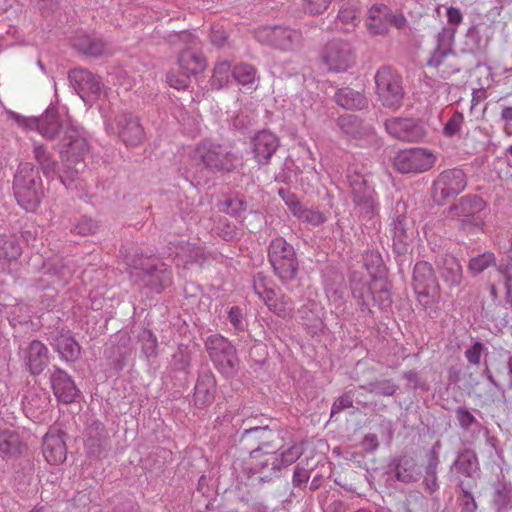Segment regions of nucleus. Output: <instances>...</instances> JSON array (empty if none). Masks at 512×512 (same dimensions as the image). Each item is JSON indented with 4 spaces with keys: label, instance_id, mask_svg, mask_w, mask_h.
Wrapping results in <instances>:
<instances>
[{
    "label": "nucleus",
    "instance_id": "nucleus-1",
    "mask_svg": "<svg viewBox=\"0 0 512 512\" xmlns=\"http://www.w3.org/2000/svg\"><path fill=\"white\" fill-rule=\"evenodd\" d=\"M131 280L159 292L171 283V271L155 256L135 253L125 256Z\"/></svg>",
    "mask_w": 512,
    "mask_h": 512
},
{
    "label": "nucleus",
    "instance_id": "nucleus-2",
    "mask_svg": "<svg viewBox=\"0 0 512 512\" xmlns=\"http://www.w3.org/2000/svg\"><path fill=\"white\" fill-rule=\"evenodd\" d=\"M14 194L18 204L26 211H35L43 196L42 182L30 163L19 165L14 177Z\"/></svg>",
    "mask_w": 512,
    "mask_h": 512
},
{
    "label": "nucleus",
    "instance_id": "nucleus-3",
    "mask_svg": "<svg viewBox=\"0 0 512 512\" xmlns=\"http://www.w3.org/2000/svg\"><path fill=\"white\" fill-rule=\"evenodd\" d=\"M195 173L206 169L212 172L230 170L233 167V155L220 145L204 141L197 145L189 155Z\"/></svg>",
    "mask_w": 512,
    "mask_h": 512
},
{
    "label": "nucleus",
    "instance_id": "nucleus-4",
    "mask_svg": "<svg viewBox=\"0 0 512 512\" xmlns=\"http://www.w3.org/2000/svg\"><path fill=\"white\" fill-rule=\"evenodd\" d=\"M268 258L274 273L282 282L291 281L296 277L298 270L296 252L283 237H277L271 241Z\"/></svg>",
    "mask_w": 512,
    "mask_h": 512
},
{
    "label": "nucleus",
    "instance_id": "nucleus-5",
    "mask_svg": "<svg viewBox=\"0 0 512 512\" xmlns=\"http://www.w3.org/2000/svg\"><path fill=\"white\" fill-rule=\"evenodd\" d=\"M374 79L381 104L391 109L399 108L404 97L401 76L391 67L383 66L377 70Z\"/></svg>",
    "mask_w": 512,
    "mask_h": 512
},
{
    "label": "nucleus",
    "instance_id": "nucleus-6",
    "mask_svg": "<svg viewBox=\"0 0 512 512\" xmlns=\"http://www.w3.org/2000/svg\"><path fill=\"white\" fill-rule=\"evenodd\" d=\"M486 207L485 201L479 196H465L449 208L448 216L460 223L466 233L483 230L484 220L478 214Z\"/></svg>",
    "mask_w": 512,
    "mask_h": 512
},
{
    "label": "nucleus",
    "instance_id": "nucleus-7",
    "mask_svg": "<svg viewBox=\"0 0 512 512\" xmlns=\"http://www.w3.org/2000/svg\"><path fill=\"white\" fill-rule=\"evenodd\" d=\"M206 348L210 359L217 370L226 377L237 373L239 360L235 347L223 336L215 334L206 340Z\"/></svg>",
    "mask_w": 512,
    "mask_h": 512
},
{
    "label": "nucleus",
    "instance_id": "nucleus-8",
    "mask_svg": "<svg viewBox=\"0 0 512 512\" xmlns=\"http://www.w3.org/2000/svg\"><path fill=\"white\" fill-rule=\"evenodd\" d=\"M436 162L432 150L413 147L400 150L393 159L394 168L402 174H417L430 170Z\"/></svg>",
    "mask_w": 512,
    "mask_h": 512
},
{
    "label": "nucleus",
    "instance_id": "nucleus-9",
    "mask_svg": "<svg viewBox=\"0 0 512 512\" xmlns=\"http://www.w3.org/2000/svg\"><path fill=\"white\" fill-rule=\"evenodd\" d=\"M349 184L358 213L363 219H373L379 210L374 188L368 184L365 176L360 174L350 175Z\"/></svg>",
    "mask_w": 512,
    "mask_h": 512
},
{
    "label": "nucleus",
    "instance_id": "nucleus-10",
    "mask_svg": "<svg viewBox=\"0 0 512 512\" xmlns=\"http://www.w3.org/2000/svg\"><path fill=\"white\" fill-rule=\"evenodd\" d=\"M256 37L260 43L280 51H293L302 41V35L298 30L283 26L260 28Z\"/></svg>",
    "mask_w": 512,
    "mask_h": 512
},
{
    "label": "nucleus",
    "instance_id": "nucleus-11",
    "mask_svg": "<svg viewBox=\"0 0 512 512\" xmlns=\"http://www.w3.org/2000/svg\"><path fill=\"white\" fill-rule=\"evenodd\" d=\"M466 186V175L461 169L444 170L433 183V199L441 205L447 199L464 191Z\"/></svg>",
    "mask_w": 512,
    "mask_h": 512
},
{
    "label": "nucleus",
    "instance_id": "nucleus-12",
    "mask_svg": "<svg viewBox=\"0 0 512 512\" xmlns=\"http://www.w3.org/2000/svg\"><path fill=\"white\" fill-rule=\"evenodd\" d=\"M321 57L327 69L333 72L346 71L355 60L350 44L339 39L328 42L322 50Z\"/></svg>",
    "mask_w": 512,
    "mask_h": 512
},
{
    "label": "nucleus",
    "instance_id": "nucleus-13",
    "mask_svg": "<svg viewBox=\"0 0 512 512\" xmlns=\"http://www.w3.org/2000/svg\"><path fill=\"white\" fill-rule=\"evenodd\" d=\"M69 79L77 94L86 103H92L105 93L100 78L83 68L70 71Z\"/></svg>",
    "mask_w": 512,
    "mask_h": 512
},
{
    "label": "nucleus",
    "instance_id": "nucleus-14",
    "mask_svg": "<svg viewBox=\"0 0 512 512\" xmlns=\"http://www.w3.org/2000/svg\"><path fill=\"white\" fill-rule=\"evenodd\" d=\"M111 128L126 145L137 146L144 140V130L138 118L130 113L116 116Z\"/></svg>",
    "mask_w": 512,
    "mask_h": 512
},
{
    "label": "nucleus",
    "instance_id": "nucleus-15",
    "mask_svg": "<svg viewBox=\"0 0 512 512\" xmlns=\"http://www.w3.org/2000/svg\"><path fill=\"white\" fill-rule=\"evenodd\" d=\"M414 290L419 296L435 300L439 296V285L433 274L432 266L424 261L416 263L413 272Z\"/></svg>",
    "mask_w": 512,
    "mask_h": 512
},
{
    "label": "nucleus",
    "instance_id": "nucleus-16",
    "mask_svg": "<svg viewBox=\"0 0 512 512\" xmlns=\"http://www.w3.org/2000/svg\"><path fill=\"white\" fill-rule=\"evenodd\" d=\"M385 128L391 136L402 141H419L425 136L423 127L410 119H389L385 122Z\"/></svg>",
    "mask_w": 512,
    "mask_h": 512
},
{
    "label": "nucleus",
    "instance_id": "nucleus-17",
    "mask_svg": "<svg viewBox=\"0 0 512 512\" xmlns=\"http://www.w3.org/2000/svg\"><path fill=\"white\" fill-rule=\"evenodd\" d=\"M280 140L276 134L263 130L255 134L252 139V152L256 162L267 165L271 157L277 151Z\"/></svg>",
    "mask_w": 512,
    "mask_h": 512
},
{
    "label": "nucleus",
    "instance_id": "nucleus-18",
    "mask_svg": "<svg viewBox=\"0 0 512 512\" xmlns=\"http://www.w3.org/2000/svg\"><path fill=\"white\" fill-rule=\"evenodd\" d=\"M62 142L65 149L61 150V154L67 158L68 162L79 165L89 151L87 140L73 126L67 129Z\"/></svg>",
    "mask_w": 512,
    "mask_h": 512
},
{
    "label": "nucleus",
    "instance_id": "nucleus-19",
    "mask_svg": "<svg viewBox=\"0 0 512 512\" xmlns=\"http://www.w3.org/2000/svg\"><path fill=\"white\" fill-rule=\"evenodd\" d=\"M21 357L30 373L38 375L48 364L49 350L42 342L33 340L21 349Z\"/></svg>",
    "mask_w": 512,
    "mask_h": 512
},
{
    "label": "nucleus",
    "instance_id": "nucleus-20",
    "mask_svg": "<svg viewBox=\"0 0 512 512\" xmlns=\"http://www.w3.org/2000/svg\"><path fill=\"white\" fill-rule=\"evenodd\" d=\"M52 346L62 360L76 361L81 354V347L68 330H57L51 334Z\"/></svg>",
    "mask_w": 512,
    "mask_h": 512
},
{
    "label": "nucleus",
    "instance_id": "nucleus-21",
    "mask_svg": "<svg viewBox=\"0 0 512 512\" xmlns=\"http://www.w3.org/2000/svg\"><path fill=\"white\" fill-rule=\"evenodd\" d=\"M51 385L55 396L63 403H71L78 395L76 388L71 377L63 370L55 368L51 374Z\"/></svg>",
    "mask_w": 512,
    "mask_h": 512
},
{
    "label": "nucleus",
    "instance_id": "nucleus-22",
    "mask_svg": "<svg viewBox=\"0 0 512 512\" xmlns=\"http://www.w3.org/2000/svg\"><path fill=\"white\" fill-rule=\"evenodd\" d=\"M479 470V463L476 454L472 450H464L458 454L454 461L451 471L454 473L459 481L461 489L467 493L463 487L462 477L472 478Z\"/></svg>",
    "mask_w": 512,
    "mask_h": 512
},
{
    "label": "nucleus",
    "instance_id": "nucleus-23",
    "mask_svg": "<svg viewBox=\"0 0 512 512\" xmlns=\"http://www.w3.org/2000/svg\"><path fill=\"white\" fill-rule=\"evenodd\" d=\"M178 64L183 73L192 76L202 73L206 68V60L194 45V40L191 45L182 50L178 56Z\"/></svg>",
    "mask_w": 512,
    "mask_h": 512
},
{
    "label": "nucleus",
    "instance_id": "nucleus-24",
    "mask_svg": "<svg viewBox=\"0 0 512 512\" xmlns=\"http://www.w3.org/2000/svg\"><path fill=\"white\" fill-rule=\"evenodd\" d=\"M455 29L442 28L436 36V46L428 61L430 66L438 67L443 60L453 53Z\"/></svg>",
    "mask_w": 512,
    "mask_h": 512
},
{
    "label": "nucleus",
    "instance_id": "nucleus-25",
    "mask_svg": "<svg viewBox=\"0 0 512 512\" xmlns=\"http://www.w3.org/2000/svg\"><path fill=\"white\" fill-rule=\"evenodd\" d=\"M271 466V470L281 468L278 455L276 453H263L260 448L250 452L249 459L245 463V470L248 475L259 473Z\"/></svg>",
    "mask_w": 512,
    "mask_h": 512
},
{
    "label": "nucleus",
    "instance_id": "nucleus-26",
    "mask_svg": "<svg viewBox=\"0 0 512 512\" xmlns=\"http://www.w3.org/2000/svg\"><path fill=\"white\" fill-rule=\"evenodd\" d=\"M70 127H73V125L69 120L60 121L54 110H47L44 115L37 118L34 129H37L45 138L52 139L58 135L60 128L65 129L66 132Z\"/></svg>",
    "mask_w": 512,
    "mask_h": 512
},
{
    "label": "nucleus",
    "instance_id": "nucleus-27",
    "mask_svg": "<svg viewBox=\"0 0 512 512\" xmlns=\"http://www.w3.org/2000/svg\"><path fill=\"white\" fill-rule=\"evenodd\" d=\"M43 455L47 462L58 464L66 459V445L60 435L47 433L43 440Z\"/></svg>",
    "mask_w": 512,
    "mask_h": 512
},
{
    "label": "nucleus",
    "instance_id": "nucleus-28",
    "mask_svg": "<svg viewBox=\"0 0 512 512\" xmlns=\"http://www.w3.org/2000/svg\"><path fill=\"white\" fill-rule=\"evenodd\" d=\"M194 401L199 407H204L214 400L216 381L211 373L199 376L194 388Z\"/></svg>",
    "mask_w": 512,
    "mask_h": 512
},
{
    "label": "nucleus",
    "instance_id": "nucleus-29",
    "mask_svg": "<svg viewBox=\"0 0 512 512\" xmlns=\"http://www.w3.org/2000/svg\"><path fill=\"white\" fill-rule=\"evenodd\" d=\"M389 23H391V15L386 5H375L370 8L367 27L373 34L384 33Z\"/></svg>",
    "mask_w": 512,
    "mask_h": 512
},
{
    "label": "nucleus",
    "instance_id": "nucleus-30",
    "mask_svg": "<svg viewBox=\"0 0 512 512\" xmlns=\"http://www.w3.org/2000/svg\"><path fill=\"white\" fill-rule=\"evenodd\" d=\"M334 98L339 106L347 110H360L367 105L365 96L349 87L339 89Z\"/></svg>",
    "mask_w": 512,
    "mask_h": 512
},
{
    "label": "nucleus",
    "instance_id": "nucleus-31",
    "mask_svg": "<svg viewBox=\"0 0 512 512\" xmlns=\"http://www.w3.org/2000/svg\"><path fill=\"white\" fill-rule=\"evenodd\" d=\"M171 255L177 259V265L189 262H198L203 257L204 252L200 246L192 245L184 241H180L170 248Z\"/></svg>",
    "mask_w": 512,
    "mask_h": 512
},
{
    "label": "nucleus",
    "instance_id": "nucleus-32",
    "mask_svg": "<svg viewBox=\"0 0 512 512\" xmlns=\"http://www.w3.org/2000/svg\"><path fill=\"white\" fill-rule=\"evenodd\" d=\"M48 406L49 398L45 392H29L23 401L25 413L33 419H38Z\"/></svg>",
    "mask_w": 512,
    "mask_h": 512
},
{
    "label": "nucleus",
    "instance_id": "nucleus-33",
    "mask_svg": "<svg viewBox=\"0 0 512 512\" xmlns=\"http://www.w3.org/2000/svg\"><path fill=\"white\" fill-rule=\"evenodd\" d=\"M413 238V230L407 227L404 218L398 217L392 224L393 245L398 253H404Z\"/></svg>",
    "mask_w": 512,
    "mask_h": 512
},
{
    "label": "nucleus",
    "instance_id": "nucleus-34",
    "mask_svg": "<svg viewBox=\"0 0 512 512\" xmlns=\"http://www.w3.org/2000/svg\"><path fill=\"white\" fill-rule=\"evenodd\" d=\"M74 47L86 55L99 57L110 52L109 47L99 38L89 36L77 37L73 42Z\"/></svg>",
    "mask_w": 512,
    "mask_h": 512
},
{
    "label": "nucleus",
    "instance_id": "nucleus-35",
    "mask_svg": "<svg viewBox=\"0 0 512 512\" xmlns=\"http://www.w3.org/2000/svg\"><path fill=\"white\" fill-rule=\"evenodd\" d=\"M396 478L405 483L414 482L419 478L420 470L413 457H401L395 467Z\"/></svg>",
    "mask_w": 512,
    "mask_h": 512
},
{
    "label": "nucleus",
    "instance_id": "nucleus-36",
    "mask_svg": "<svg viewBox=\"0 0 512 512\" xmlns=\"http://www.w3.org/2000/svg\"><path fill=\"white\" fill-rule=\"evenodd\" d=\"M232 76L242 86L249 90H255L259 77L257 76L256 68L247 63H241L234 67Z\"/></svg>",
    "mask_w": 512,
    "mask_h": 512
},
{
    "label": "nucleus",
    "instance_id": "nucleus-37",
    "mask_svg": "<svg viewBox=\"0 0 512 512\" xmlns=\"http://www.w3.org/2000/svg\"><path fill=\"white\" fill-rule=\"evenodd\" d=\"M24 445L17 432L4 430L0 432V453L4 456H16L22 452Z\"/></svg>",
    "mask_w": 512,
    "mask_h": 512
},
{
    "label": "nucleus",
    "instance_id": "nucleus-38",
    "mask_svg": "<svg viewBox=\"0 0 512 512\" xmlns=\"http://www.w3.org/2000/svg\"><path fill=\"white\" fill-rule=\"evenodd\" d=\"M265 305L271 312L281 318H290L293 315L294 306L292 301L282 294L277 295L274 292L273 296L266 300Z\"/></svg>",
    "mask_w": 512,
    "mask_h": 512
},
{
    "label": "nucleus",
    "instance_id": "nucleus-39",
    "mask_svg": "<svg viewBox=\"0 0 512 512\" xmlns=\"http://www.w3.org/2000/svg\"><path fill=\"white\" fill-rule=\"evenodd\" d=\"M21 255V247L15 236H4L0 238V266L6 262L16 260Z\"/></svg>",
    "mask_w": 512,
    "mask_h": 512
},
{
    "label": "nucleus",
    "instance_id": "nucleus-40",
    "mask_svg": "<svg viewBox=\"0 0 512 512\" xmlns=\"http://www.w3.org/2000/svg\"><path fill=\"white\" fill-rule=\"evenodd\" d=\"M441 276L450 286H458L462 280V266L459 261L452 256L445 258Z\"/></svg>",
    "mask_w": 512,
    "mask_h": 512
},
{
    "label": "nucleus",
    "instance_id": "nucleus-41",
    "mask_svg": "<svg viewBox=\"0 0 512 512\" xmlns=\"http://www.w3.org/2000/svg\"><path fill=\"white\" fill-rule=\"evenodd\" d=\"M232 75L231 64L226 60L218 61L213 69L211 77V86L215 89H221L227 85Z\"/></svg>",
    "mask_w": 512,
    "mask_h": 512
},
{
    "label": "nucleus",
    "instance_id": "nucleus-42",
    "mask_svg": "<svg viewBox=\"0 0 512 512\" xmlns=\"http://www.w3.org/2000/svg\"><path fill=\"white\" fill-rule=\"evenodd\" d=\"M34 155L43 173L47 177H53L57 174L56 162L42 145H36L34 147Z\"/></svg>",
    "mask_w": 512,
    "mask_h": 512
},
{
    "label": "nucleus",
    "instance_id": "nucleus-43",
    "mask_svg": "<svg viewBox=\"0 0 512 512\" xmlns=\"http://www.w3.org/2000/svg\"><path fill=\"white\" fill-rule=\"evenodd\" d=\"M363 260L364 266L371 277L376 278L383 273L384 265L379 252L368 251L364 254Z\"/></svg>",
    "mask_w": 512,
    "mask_h": 512
},
{
    "label": "nucleus",
    "instance_id": "nucleus-44",
    "mask_svg": "<svg viewBox=\"0 0 512 512\" xmlns=\"http://www.w3.org/2000/svg\"><path fill=\"white\" fill-rule=\"evenodd\" d=\"M351 290L353 297L359 301V304L363 308H367L368 303L366 301L371 296V289L368 284L362 282L361 280H357L356 275H354L351 280Z\"/></svg>",
    "mask_w": 512,
    "mask_h": 512
},
{
    "label": "nucleus",
    "instance_id": "nucleus-45",
    "mask_svg": "<svg viewBox=\"0 0 512 512\" xmlns=\"http://www.w3.org/2000/svg\"><path fill=\"white\" fill-rule=\"evenodd\" d=\"M360 388L376 395L392 396L397 391L398 386L391 380L385 379L370 383L367 386H361Z\"/></svg>",
    "mask_w": 512,
    "mask_h": 512
},
{
    "label": "nucleus",
    "instance_id": "nucleus-46",
    "mask_svg": "<svg viewBox=\"0 0 512 512\" xmlns=\"http://www.w3.org/2000/svg\"><path fill=\"white\" fill-rule=\"evenodd\" d=\"M139 339L142 342V352L143 354L149 357H155L157 355V346L158 341L156 336L150 330H143Z\"/></svg>",
    "mask_w": 512,
    "mask_h": 512
},
{
    "label": "nucleus",
    "instance_id": "nucleus-47",
    "mask_svg": "<svg viewBox=\"0 0 512 512\" xmlns=\"http://www.w3.org/2000/svg\"><path fill=\"white\" fill-rule=\"evenodd\" d=\"M300 221L313 225L318 226L326 221L325 215L319 211L318 209H310V208H301L300 211L295 216Z\"/></svg>",
    "mask_w": 512,
    "mask_h": 512
},
{
    "label": "nucleus",
    "instance_id": "nucleus-48",
    "mask_svg": "<svg viewBox=\"0 0 512 512\" xmlns=\"http://www.w3.org/2000/svg\"><path fill=\"white\" fill-rule=\"evenodd\" d=\"M495 255L490 252L483 253L472 258L469 262V269L474 273H481L495 262Z\"/></svg>",
    "mask_w": 512,
    "mask_h": 512
},
{
    "label": "nucleus",
    "instance_id": "nucleus-49",
    "mask_svg": "<svg viewBox=\"0 0 512 512\" xmlns=\"http://www.w3.org/2000/svg\"><path fill=\"white\" fill-rule=\"evenodd\" d=\"M464 123V116L461 112L455 111L444 126L445 136L452 137L458 134Z\"/></svg>",
    "mask_w": 512,
    "mask_h": 512
},
{
    "label": "nucleus",
    "instance_id": "nucleus-50",
    "mask_svg": "<svg viewBox=\"0 0 512 512\" xmlns=\"http://www.w3.org/2000/svg\"><path fill=\"white\" fill-rule=\"evenodd\" d=\"M440 442L437 441L426 455L425 475L437 474L439 465Z\"/></svg>",
    "mask_w": 512,
    "mask_h": 512
},
{
    "label": "nucleus",
    "instance_id": "nucleus-51",
    "mask_svg": "<svg viewBox=\"0 0 512 512\" xmlns=\"http://www.w3.org/2000/svg\"><path fill=\"white\" fill-rule=\"evenodd\" d=\"M338 20L344 25L345 30L353 29L358 21L356 10L349 7L341 9L338 13Z\"/></svg>",
    "mask_w": 512,
    "mask_h": 512
},
{
    "label": "nucleus",
    "instance_id": "nucleus-52",
    "mask_svg": "<svg viewBox=\"0 0 512 512\" xmlns=\"http://www.w3.org/2000/svg\"><path fill=\"white\" fill-rule=\"evenodd\" d=\"M253 289L256 295L265 303L268 298L273 296L275 292L273 289L268 288L265 283L264 276L258 274L253 281Z\"/></svg>",
    "mask_w": 512,
    "mask_h": 512
},
{
    "label": "nucleus",
    "instance_id": "nucleus-53",
    "mask_svg": "<svg viewBox=\"0 0 512 512\" xmlns=\"http://www.w3.org/2000/svg\"><path fill=\"white\" fill-rule=\"evenodd\" d=\"M190 364V355L186 347L179 346L173 354L172 365L176 370H185Z\"/></svg>",
    "mask_w": 512,
    "mask_h": 512
},
{
    "label": "nucleus",
    "instance_id": "nucleus-54",
    "mask_svg": "<svg viewBox=\"0 0 512 512\" xmlns=\"http://www.w3.org/2000/svg\"><path fill=\"white\" fill-rule=\"evenodd\" d=\"M455 413H456V418H457L461 428H463L465 430H468L473 425H479V423L476 420V418L467 409L460 407V408L456 409Z\"/></svg>",
    "mask_w": 512,
    "mask_h": 512
},
{
    "label": "nucleus",
    "instance_id": "nucleus-55",
    "mask_svg": "<svg viewBox=\"0 0 512 512\" xmlns=\"http://www.w3.org/2000/svg\"><path fill=\"white\" fill-rule=\"evenodd\" d=\"M321 506L324 512H345L346 510L345 504L338 498H335V493L331 495L330 499L328 496L322 498Z\"/></svg>",
    "mask_w": 512,
    "mask_h": 512
},
{
    "label": "nucleus",
    "instance_id": "nucleus-56",
    "mask_svg": "<svg viewBox=\"0 0 512 512\" xmlns=\"http://www.w3.org/2000/svg\"><path fill=\"white\" fill-rule=\"evenodd\" d=\"M98 228L97 223L87 217H83L79 220V222L75 225L74 231L79 235H90L93 234Z\"/></svg>",
    "mask_w": 512,
    "mask_h": 512
},
{
    "label": "nucleus",
    "instance_id": "nucleus-57",
    "mask_svg": "<svg viewBox=\"0 0 512 512\" xmlns=\"http://www.w3.org/2000/svg\"><path fill=\"white\" fill-rule=\"evenodd\" d=\"M302 454V448L299 445H293L281 453V466H288L294 463Z\"/></svg>",
    "mask_w": 512,
    "mask_h": 512
},
{
    "label": "nucleus",
    "instance_id": "nucleus-58",
    "mask_svg": "<svg viewBox=\"0 0 512 512\" xmlns=\"http://www.w3.org/2000/svg\"><path fill=\"white\" fill-rule=\"evenodd\" d=\"M484 350L485 347L481 342H475L469 349L465 351V357L470 364L478 365Z\"/></svg>",
    "mask_w": 512,
    "mask_h": 512
},
{
    "label": "nucleus",
    "instance_id": "nucleus-59",
    "mask_svg": "<svg viewBox=\"0 0 512 512\" xmlns=\"http://www.w3.org/2000/svg\"><path fill=\"white\" fill-rule=\"evenodd\" d=\"M189 79L190 76L186 75L182 71L180 75L175 72H169L167 74L168 84L175 89H185L189 84Z\"/></svg>",
    "mask_w": 512,
    "mask_h": 512
},
{
    "label": "nucleus",
    "instance_id": "nucleus-60",
    "mask_svg": "<svg viewBox=\"0 0 512 512\" xmlns=\"http://www.w3.org/2000/svg\"><path fill=\"white\" fill-rule=\"evenodd\" d=\"M332 0H305V9L311 15L324 12Z\"/></svg>",
    "mask_w": 512,
    "mask_h": 512
},
{
    "label": "nucleus",
    "instance_id": "nucleus-61",
    "mask_svg": "<svg viewBox=\"0 0 512 512\" xmlns=\"http://www.w3.org/2000/svg\"><path fill=\"white\" fill-rule=\"evenodd\" d=\"M279 195L281 196L285 204L289 207L292 214L296 216L297 213L302 208V205L300 204L298 198L294 194L286 192L282 189L279 190Z\"/></svg>",
    "mask_w": 512,
    "mask_h": 512
},
{
    "label": "nucleus",
    "instance_id": "nucleus-62",
    "mask_svg": "<svg viewBox=\"0 0 512 512\" xmlns=\"http://www.w3.org/2000/svg\"><path fill=\"white\" fill-rule=\"evenodd\" d=\"M6 113L10 119L23 128L34 129L35 124H37V118H27L14 111H7Z\"/></svg>",
    "mask_w": 512,
    "mask_h": 512
},
{
    "label": "nucleus",
    "instance_id": "nucleus-63",
    "mask_svg": "<svg viewBox=\"0 0 512 512\" xmlns=\"http://www.w3.org/2000/svg\"><path fill=\"white\" fill-rule=\"evenodd\" d=\"M270 431L267 429V427H260V426H254V427H248L244 429L242 440L248 439L252 436L256 440H264L266 439V434H268Z\"/></svg>",
    "mask_w": 512,
    "mask_h": 512
},
{
    "label": "nucleus",
    "instance_id": "nucleus-64",
    "mask_svg": "<svg viewBox=\"0 0 512 512\" xmlns=\"http://www.w3.org/2000/svg\"><path fill=\"white\" fill-rule=\"evenodd\" d=\"M230 323L239 330L244 329L243 314L239 307L233 306L228 312Z\"/></svg>",
    "mask_w": 512,
    "mask_h": 512
}]
</instances>
